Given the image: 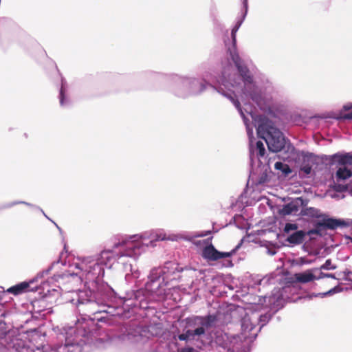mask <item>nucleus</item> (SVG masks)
<instances>
[{"label": "nucleus", "mask_w": 352, "mask_h": 352, "mask_svg": "<svg viewBox=\"0 0 352 352\" xmlns=\"http://www.w3.org/2000/svg\"><path fill=\"white\" fill-rule=\"evenodd\" d=\"M258 133L265 134L263 137L267 145L268 149L274 153L280 151L285 145V140L283 133L275 127L272 121L267 118H261L258 126Z\"/></svg>", "instance_id": "nucleus-1"}, {"label": "nucleus", "mask_w": 352, "mask_h": 352, "mask_svg": "<svg viewBox=\"0 0 352 352\" xmlns=\"http://www.w3.org/2000/svg\"><path fill=\"white\" fill-rule=\"evenodd\" d=\"M135 236H131L129 239L122 240L114 245L115 248L124 247L125 249L119 253H114L113 250H105L101 252L98 261L104 265H107L112 259H118L122 256L135 257L140 252V243L136 240H131Z\"/></svg>", "instance_id": "nucleus-2"}, {"label": "nucleus", "mask_w": 352, "mask_h": 352, "mask_svg": "<svg viewBox=\"0 0 352 352\" xmlns=\"http://www.w3.org/2000/svg\"><path fill=\"white\" fill-rule=\"evenodd\" d=\"M332 157L333 160L339 166L336 173L337 181L339 182L350 178L352 176V170L348 166H352V154L349 153L343 155L336 153Z\"/></svg>", "instance_id": "nucleus-3"}, {"label": "nucleus", "mask_w": 352, "mask_h": 352, "mask_svg": "<svg viewBox=\"0 0 352 352\" xmlns=\"http://www.w3.org/2000/svg\"><path fill=\"white\" fill-rule=\"evenodd\" d=\"M173 265H174L173 263L167 262L165 263V265L162 269H160V268L152 269L151 271V273L149 274V276H148L150 281L146 283L145 291H144L142 289L137 291V292L135 293V298L139 299L140 295L144 296V295H146L145 294L146 292L151 293V294H152L154 292V291L153 290V289L151 287L152 284L154 282H155L156 280H157L162 275L166 274V268H169L170 267H171L172 268H174Z\"/></svg>", "instance_id": "nucleus-4"}, {"label": "nucleus", "mask_w": 352, "mask_h": 352, "mask_svg": "<svg viewBox=\"0 0 352 352\" xmlns=\"http://www.w3.org/2000/svg\"><path fill=\"white\" fill-rule=\"evenodd\" d=\"M230 52V57L234 62L235 66L236 67L238 72L240 76L242 77L243 81L245 85H253V77L250 74V70L248 67L243 64V60L240 58L236 50H231L230 48L228 49Z\"/></svg>", "instance_id": "nucleus-5"}, {"label": "nucleus", "mask_w": 352, "mask_h": 352, "mask_svg": "<svg viewBox=\"0 0 352 352\" xmlns=\"http://www.w3.org/2000/svg\"><path fill=\"white\" fill-rule=\"evenodd\" d=\"M236 249L230 252H219L212 244L204 248L201 253L202 257L208 261H216L223 258H230L236 253Z\"/></svg>", "instance_id": "nucleus-6"}, {"label": "nucleus", "mask_w": 352, "mask_h": 352, "mask_svg": "<svg viewBox=\"0 0 352 352\" xmlns=\"http://www.w3.org/2000/svg\"><path fill=\"white\" fill-rule=\"evenodd\" d=\"M346 223L341 219L329 218L326 215L322 217V221L318 222V226H322L323 228L335 230L338 227L346 226Z\"/></svg>", "instance_id": "nucleus-7"}, {"label": "nucleus", "mask_w": 352, "mask_h": 352, "mask_svg": "<svg viewBox=\"0 0 352 352\" xmlns=\"http://www.w3.org/2000/svg\"><path fill=\"white\" fill-rule=\"evenodd\" d=\"M294 282L300 283H307L316 280V276L312 273V270H308L302 273L294 274Z\"/></svg>", "instance_id": "nucleus-8"}, {"label": "nucleus", "mask_w": 352, "mask_h": 352, "mask_svg": "<svg viewBox=\"0 0 352 352\" xmlns=\"http://www.w3.org/2000/svg\"><path fill=\"white\" fill-rule=\"evenodd\" d=\"M30 284L27 282H22L19 284L14 285L7 289V292L12 294L14 295L21 294L26 291L29 287Z\"/></svg>", "instance_id": "nucleus-9"}, {"label": "nucleus", "mask_w": 352, "mask_h": 352, "mask_svg": "<svg viewBox=\"0 0 352 352\" xmlns=\"http://www.w3.org/2000/svg\"><path fill=\"white\" fill-rule=\"evenodd\" d=\"M81 346L76 343H67L59 346L56 352H80Z\"/></svg>", "instance_id": "nucleus-10"}, {"label": "nucleus", "mask_w": 352, "mask_h": 352, "mask_svg": "<svg viewBox=\"0 0 352 352\" xmlns=\"http://www.w3.org/2000/svg\"><path fill=\"white\" fill-rule=\"evenodd\" d=\"M305 235V232L299 230L288 236L287 241L292 244H300L303 242Z\"/></svg>", "instance_id": "nucleus-11"}, {"label": "nucleus", "mask_w": 352, "mask_h": 352, "mask_svg": "<svg viewBox=\"0 0 352 352\" xmlns=\"http://www.w3.org/2000/svg\"><path fill=\"white\" fill-rule=\"evenodd\" d=\"M302 211L303 215H305V216H307L309 217H312V218H318H318H322L323 217L325 216L324 214H322L320 210L316 208H313V207L306 208L304 210H302Z\"/></svg>", "instance_id": "nucleus-12"}, {"label": "nucleus", "mask_w": 352, "mask_h": 352, "mask_svg": "<svg viewBox=\"0 0 352 352\" xmlns=\"http://www.w3.org/2000/svg\"><path fill=\"white\" fill-rule=\"evenodd\" d=\"M198 318L201 320V326L206 328L211 327L217 320V316L215 315H208L205 317H199Z\"/></svg>", "instance_id": "nucleus-13"}, {"label": "nucleus", "mask_w": 352, "mask_h": 352, "mask_svg": "<svg viewBox=\"0 0 352 352\" xmlns=\"http://www.w3.org/2000/svg\"><path fill=\"white\" fill-rule=\"evenodd\" d=\"M274 168L278 170H280L283 174L285 176L288 175L292 173V169L287 164H284L281 162H277L274 164Z\"/></svg>", "instance_id": "nucleus-14"}, {"label": "nucleus", "mask_w": 352, "mask_h": 352, "mask_svg": "<svg viewBox=\"0 0 352 352\" xmlns=\"http://www.w3.org/2000/svg\"><path fill=\"white\" fill-rule=\"evenodd\" d=\"M298 210V208L296 206L292 204H288L283 206L281 209L280 213L283 215H289L294 212H296Z\"/></svg>", "instance_id": "nucleus-15"}, {"label": "nucleus", "mask_w": 352, "mask_h": 352, "mask_svg": "<svg viewBox=\"0 0 352 352\" xmlns=\"http://www.w3.org/2000/svg\"><path fill=\"white\" fill-rule=\"evenodd\" d=\"M241 24V22H238L232 30L231 35H232V38L233 47H232V49H231V50H236V32L238 31Z\"/></svg>", "instance_id": "nucleus-16"}, {"label": "nucleus", "mask_w": 352, "mask_h": 352, "mask_svg": "<svg viewBox=\"0 0 352 352\" xmlns=\"http://www.w3.org/2000/svg\"><path fill=\"white\" fill-rule=\"evenodd\" d=\"M256 150L258 151V157H263L265 153V148L264 146L263 143L261 141H258L256 144Z\"/></svg>", "instance_id": "nucleus-17"}, {"label": "nucleus", "mask_w": 352, "mask_h": 352, "mask_svg": "<svg viewBox=\"0 0 352 352\" xmlns=\"http://www.w3.org/2000/svg\"><path fill=\"white\" fill-rule=\"evenodd\" d=\"M336 268V265H332L331 259H327L325 263L320 266V270H334Z\"/></svg>", "instance_id": "nucleus-18"}, {"label": "nucleus", "mask_w": 352, "mask_h": 352, "mask_svg": "<svg viewBox=\"0 0 352 352\" xmlns=\"http://www.w3.org/2000/svg\"><path fill=\"white\" fill-rule=\"evenodd\" d=\"M178 338H179V340H185V341L190 339L191 338H193L192 333V330H188V331H186V333L179 335Z\"/></svg>", "instance_id": "nucleus-19"}, {"label": "nucleus", "mask_w": 352, "mask_h": 352, "mask_svg": "<svg viewBox=\"0 0 352 352\" xmlns=\"http://www.w3.org/2000/svg\"><path fill=\"white\" fill-rule=\"evenodd\" d=\"M8 333L6 328V323L0 321V339L4 338Z\"/></svg>", "instance_id": "nucleus-20"}, {"label": "nucleus", "mask_w": 352, "mask_h": 352, "mask_svg": "<svg viewBox=\"0 0 352 352\" xmlns=\"http://www.w3.org/2000/svg\"><path fill=\"white\" fill-rule=\"evenodd\" d=\"M321 228H322V226H318V222H317L316 224V228L314 229L309 230L307 232V234H309V235L317 234V235L321 236L322 235Z\"/></svg>", "instance_id": "nucleus-21"}, {"label": "nucleus", "mask_w": 352, "mask_h": 352, "mask_svg": "<svg viewBox=\"0 0 352 352\" xmlns=\"http://www.w3.org/2000/svg\"><path fill=\"white\" fill-rule=\"evenodd\" d=\"M297 228H298V226L296 224L287 223L285 224L284 231L287 233V232H290L291 230H295Z\"/></svg>", "instance_id": "nucleus-22"}, {"label": "nucleus", "mask_w": 352, "mask_h": 352, "mask_svg": "<svg viewBox=\"0 0 352 352\" xmlns=\"http://www.w3.org/2000/svg\"><path fill=\"white\" fill-rule=\"evenodd\" d=\"M192 336H201L205 333V329L203 326L195 329V330H192Z\"/></svg>", "instance_id": "nucleus-23"}, {"label": "nucleus", "mask_w": 352, "mask_h": 352, "mask_svg": "<svg viewBox=\"0 0 352 352\" xmlns=\"http://www.w3.org/2000/svg\"><path fill=\"white\" fill-rule=\"evenodd\" d=\"M324 278H331L334 279H337L333 274H327L324 272H320L318 276H316V280H319Z\"/></svg>", "instance_id": "nucleus-24"}, {"label": "nucleus", "mask_w": 352, "mask_h": 352, "mask_svg": "<svg viewBox=\"0 0 352 352\" xmlns=\"http://www.w3.org/2000/svg\"><path fill=\"white\" fill-rule=\"evenodd\" d=\"M250 96L251 97V98L255 101L256 103H259L261 100V96L260 94H256V93H251L250 94Z\"/></svg>", "instance_id": "nucleus-25"}, {"label": "nucleus", "mask_w": 352, "mask_h": 352, "mask_svg": "<svg viewBox=\"0 0 352 352\" xmlns=\"http://www.w3.org/2000/svg\"><path fill=\"white\" fill-rule=\"evenodd\" d=\"M300 170L306 175H309L311 171V166L309 164H306L300 168Z\"/></svg>", "instance_id": "nucleus-26"}, {"label": "nucleus", "mask_w": 352, "mask_h": 352, "mask_svg": "<svg viewBox=\"0 0 352 352\" xmlns=\"http://www.w3.org/2000/svg\"><path fill=\"white\" fill-rule=\"evenodd\" d=\"M64 98H65V89L62 86L60 90V103L61 105L64 104Z\"/></svg>", "instance_id": "nucleus-27"}, {"label": "nucleus", "mask_w": 352, "mask_h": 352, "mask_svg": "<svg viewBox=\"0 0 352 352\" xmlns=\"http://www.w3.org/2000/svg\"><path fill=\"white\" fill-rule=\"evenodd\" d=\"M173 264H174V265H173L174 268H172L171 267H170L169 268L166 269V274L165 275L166 278L168 277L169 274H174L175 272L177 270V267H175V263H173Z\"/></svg>", "instance_id": "nucleus-28"}, {"label": "nucleus", "mask_w": 352, "mask_h": 352, "mask_svg": "<svg viewBox=\"0 0 352 352\" xmlns=\"http://www.w3.org/2000/svg\"><path fill=\"white\" fill-rule=\"evenodd\" d=\"M336 190L339 192H343L347 190V186L338 184L336 186Z\"/></svg>", "instance_id": "nucleus-29"}, {"label": "nucleus", "mask_w": 352, "mask_h": 352, "mask_svg": "<svg viewBox=\"0 0 352 352\" xmlns=\"http://www.w3.org/2000/svg\"><path fill=\"white\" fill-rule=\"evenodd\" d=\"M342 118L346 120H352V111L343 115Z\"/></svg>", "instance_id": "nucleus-30"}, {"label": "nucleus", "mask_w": 352, "mask_h": 352, "mask_svg": "<svg viewBox=\"0 0 352 352\" xmlns=\"http://www.w3.org/2000/svg\"><path fill=\"white\" fill-rule=\"evenodd\" d=\"M339 291H340V289L339 287L337 286V287H335L334 288L330 289L327 292V294H333V293H336V292H339Z\"/></svg>", "instance_id": "nucleus-31"}, {"label": "nucleus", "mask_w": 352, "mask_h": 352, "mask_svg": "<svg viewBox=\"0 0 352 352\" xmlns=\"http://www.w3.org/2000/svg\"><path fill=\"white\" fill-rule=\"evenodd\" d=\"M351 109H352V103L345 104L343 107V109L345 110V111H349V110H350Z\"/></svg>", "instance_id": "nucleus-32"}, {"label": "nucleus", "mask_w": 352, "mask_h": 352, "mask_svg": "<svg viewBox=\"0 0 352 352\" xmlns=\"http://www.w3.org/2000/svg\"><path fill=\"white\" fill-rule=\"evenodd\" d=\"M182 352H197V351H195L193 348L192 347H189V348H186V349H184L182 351Z\"/></svg>", "instance_id": "nucleus-33"}, {"label": "nucleus", "mask_w": 352, "mask_h": 352, "mask_svg": "<svg viewBox=\"0 0 352 352\" xmlns=\"http://www.w3.org/2000/svg\"><path fill=\"white\" fill-rule=\"evenodd\" d=\"M235 106L237 107V108H239L240 107V102L238 101V100H234L232 99Z\"/></svg>", "instance_id": "nucleus-34"}, {"label": "nucleus", "mask_w": 352, "mask_h": 352, "mask_svg": "<svg viewBox=\"0 0 352 352\" xmlns=\"http://www.w3.org/2000/svg\"><path fill=\"white\" fill-rule=\"evenodd\" d=\"M96 267H99L98 263H94L93 266H90V268H93L94 270Z\"/></svg>", "instance_id": "nucleus-35"}, {"label": "nucleus", "mask_w": 352, "mask_h": 352, "mask_svg": "<svg viewBox=\"0 0 352 352\" xmlns=\"http://www.w3.org/2000/svg\"><path fill=\"white\" fill-rule=\"evenodd\" d=\"M228 263H229V265L230 266H232L233 265V264L232 263V261H229Z\"/></svg>", "instance_id": "nucleus-36"}, {"label": "nucleus", "mask_w": 352, "mask_h": 352, "mask_svg": "<svg viewBox=\"0 0 352 352\" xmlns=\"http://www.w3.org/2000/svg\"><path fill=\"white\" fill-rule=\"evenodd\" d=\"M157 240H164V238H162V239H157Z\"/></svg>", "instance_id": "nucleus-37"}, {"label": "nucleus", "mask_w": 352, "mask_h": 352, "mask_svg": "<svg viewBox=\"0 0 352 352\" xmlns=\"http://www.w3.org/2000/svg\"><path fill=\"white\" fill-rule=\"evenodd\" d=\"M246 3H247V0H245V4L246 5Z\"/></svg>", "instance_id": "nucleus-38"}]
</instances>
